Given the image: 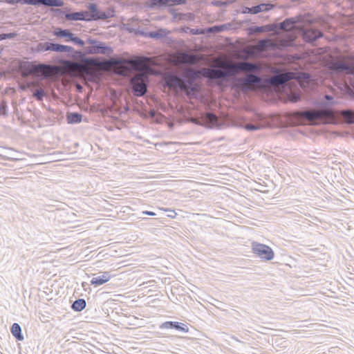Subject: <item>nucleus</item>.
I'll return each instance as SVG.
<instances>
[{
  "instance_id": "1",
  "label": "nucleus",
  "mask_w": 354,
  "mask_h": 354,
  "mask_svg": "<svg viewBox=\"0 0 354 354\" xmlns=\"http://www.w3.org/2000/svg\"><path fill=\"white\" fill-rule=\"evenodd\" d=\"M62 64L59 73H69L72 75L77 76L83 74L93 75L99 71H109L113 66L118 64L119 61L112 59L100 62L96 58H86L82 63L62 61Z\"/></svg>"
},
{
  "instance_id": "25",
  "label": "nucleus",
  "mask_w": 354,
  "mask_h": 354,
  "mask_svg": "<svg viewBox=\"0 0 354 354\" xmlns=\"http://www.w3.org/2000/svg\"><path fill=\"white\" fill-rule=\"evenodd\" d=\"M89 12L92 15H97L99 17V19H105L106 17L105 13L100 12L97 10V6L95 4H90L88 6Z\"/></svg>"
},
{
  "instance_id": "14",
  "label": "nucleus",
  "mask_w": 354,
  "mask_h": 354,
  "mask_svg": "<svg viewBox=\"0 0 354 354\" xmlns=\"http://www.w3.org/2000/svg\"><path fill=\"white\" fill-rule=\"evenodd\" d=\"M295 73H285L277 75H275L266 80L267 83H269L273 86H278L286 83V82L294 79Z\"/></svg>"
},
{
  "instance_id": "42",
  "label": "nucleus",
  "mask_w": 354,
  "mask_h": 354,
  "mask_svg": "<svg viewBox=\"0 0 354 354\" xmlns=\"http://www.w3.org/2000/svg\"><path fill=\"white\" fill-rule=\"evenodd\" d=\"M14 36V34H1L0 40L5 39L6 38H11Z\"/></svg>"
},
{
  "instance_id": "27",
  "label": "nucleus",
  "mask_w": 354,
  "mask_h": 354,
  "mask_svg": "<svg viewBox=\"0 0 354 354\" xmlns=\"http://www.w3.org/2000/svg\"><path fill=\"white\" fill-rule=\"evenodd\" d=\"M168 34H169V31L163 30V29H160L157 31L151 32L149 35L151 37H153V38H160V37H165Z\"/></svg>"
},
{
  "instance_id": "31",
  "label": "nucleus",
  "mask_w": 354,
  "mask_h": 354,
  "mask_svg": "<svg viewBox=\"0 0 354 354\" xmlns=\"http://www.w3.org/2000/svg\"><path fill=\"white\" fill-rule=\"evenodd\" d=\"M82 14L81 13V12H73V13L67 14L66 15V17L68 20L76 21V20H82Z\"/></svg>"
},
{
  "instance_id": "2",
  "label": "nucleus",
  "mask_w": 354,
  "mask_h": 354,
  "mask_svg": "<svg viewBox=\"0 0 354 354\" xmlns=\"http://www.w3.org/2000/svg\"><path fill=\"white\" fill-rule=\"evenodd\" d=\"M214 63L216 66L224 69L225 71L215 68H202L200 71H196L193 69L189 68L185 71L183 75L185 78L189 80L188 84L191 85L192 84V81L196 80L199 75H201L204 77L209 80H217L216 84L218 86H221V79L232 75L233 68H234V63L226 62L221 58L214 59Z\"/></svg>"
},
{
  "instance_id": "10",
  "label": "nucleus",
  "mask_w": 354,
  "mask_h": 354,
  "mask_svg": "<svg viewBox=\"0 0 354 354\" xmlns=\"http://www.w3.org/2000/svg\"><path fill=\"white\" fill-rule=\"evenodd\" d=\"M147 77L144 74L136 75L131 79V84L134 93L137 96L143 95L147 91Z\"/></svg>"
},
{
  "instance_id": "7",
  "label": "nucleus",
  "mask_w": 354,
  "mask_h": 354,
  "mask_svg": "<svg viewBox=\"0 0 354 354\" xmlns=\"http://www.w3.org/2000/svg\"><path fill=\"white\" fill-rule=\"evenodd\" d=\"M252 252L259 258L266 260L270 261L274 257V253L272 249L265 244H262L258 242L252 243Z\"/></svg>"
},
{
  "instance_id": "9",
  "label": "nucleus",
  "mask_w": 354,
  "mask_h": 354,
  "mask_svg": "<svg viewBox=\"0 0 354 354\" xmlns=\"http://www.w3.org/2000/svg\"><path fill=\"white\" fill-rule=\"evenodd\" d=\"M59 66L44 64H35L33 68L35 75H42L45 77H52L59 73Z\"/></svg>"
},
{
  "instance_id": "35",
  "label": "nucleus",
  "mask_w": 354,
  "mask_h": 354,
  "mask_svg": "<svg viewBox=\"0 0 354 354\" xmlns=\"http://www.w3.org/2000/svg\"><path fill=\"white\" fill-rule=\"evenodd\" d=\"M206 118L211 123H216L218 120L216 115L209 113L206 114Z\"/></svg>"
},
{
  "instance_id": "45",
  "label": "nucleus",
  "mask_w": 354,
  "mask_h": 354,
  "mask_svg": "<svg viewBox=\"0 0 354 354\" xmlns=\"http://www.w3.org/2000/svg\"><path fill=\"white\" fill-rule=\"evenodd\" d=\"M245 128L247 130H256L258 129L257 127H255L254 125H252V124H246Z\"/></svg>"
},
{
  "instance_id": "11",
  "label": "nucleus",
  "mask_w": 354,
  "mask_h": 354,
  "mask_svg": "<svg viewBox=\"0 0 354 354\" xmlns=\"http://www.w3.org/2000/svg\"><path fill=\"white\" fill-rule=\"evenodd\" d=\"M134 69L140 71H145L147 73H151L149 66L153 64L152 59L148 57H138L135 59H131L127 61Z\"/></svg>"
},
{
  "instance_id": "46",
  "label": "nucleus",
  "mask_w": 354,
  "mask_h": 354,
  "mask_svg": "<svg viewBox=\"0 0 354 354\" xmlns=\"http://www.w3.org/2000/svg\"><path fill=\"white\" fill-rule=\"evenodd\" d=\"M142 213L145 215H149V216H154L155 215L154 212H150V211H144Z\"/></svg>"
},
{
  "instance_id": "16",
  "label": "nucleus",
  "mask_w": 354,
  "mask_h": 354,
  "mask_svg": "<svg viewBox=\"0 0 354 354\" xmlns=\"http://www.w3.org/2000/svg\"><path fill=\"white\" fill-rule=\"evenodd\" d=\"M243 85L250 89H256L264 86L261 82V78L254 75H247L243 80Z\"/></svg>"
},
{
  "instance_id": "40",
  "label": "nucleus",
  "mask_w": 354,
  "mask_h": 354,
  "mask_svg": "<svg viewBox=\"0 0 354 354\" xmlns=\"http://www.w3.org/2000/svg\"><path fill=\"white\" fill-rule=\"evenodd\" d=\"M173 326H174L173 322H166L162 324L161 327L168 328H173Z\"/></svg>"
},
{
  "instance_id": "6",
  "label": "nucleus",
  "mask_w": 354,
  "mask_h": 354,
  "mask_svg": "<svg viewBox=\"0 0 354 354\" xmlns=\"http://www.w3.org/2000/svg\"><path fill=\"white\" fill-rule=\"evenodd\" d=\"M165 82L166 85L172 89L180 88L184 91L187 95H190L196 91V88L194 86L190 87L185 81L174 75H167L165 76Z\"/></svg>"
},
{
  "instance_id": "8",
  "label": "nucleus",
  "mask_w": 354,
  "mask_h": 354,
  "mask_svg": "<svg viewBox=\"0 0 354 354\" xmlns=\"http://www.w3.org/2000/svg\"><path fill=\"white\" fill-rule=\"evenodd\" d=\"M88 46L86 47L87 54H106L112 52V49L106 46L104 43L89 39L86 41Z\"/></svg>"
},
{
  "instance_id": "21",
  "label": "nucleus",
  "mask_w": 354,
  "mask_h": 354,
  "mask_svg": "<svg viewBox=\"0 0 354 354\" xmlns=\"http://www.w3.org/2000/svg\"><path fill=\"white\" fill-rule=\"evenodd\" d=\"M35 64L32 62H28L21 66L20 69L23 76L26 77L30 75H34L33 68Z\"/></svg>"
},
{
  "instance_id": "33",
  "label": "nucleus",
  "mask_w": 354,
  "mask_h": 354,
  "mask_svg": "<svg viewBox=\"0 0 354 354\" xmlns=\"http://www.w3.org/2000/svg\"><path fill=\"white\" fill-rule=\"evenodd\" d=\"M173 328L185 333H187L189 331V328L186 325H180L178 322H174Z\"/></svg>"
},
{
  "instance_id": "44",
  "label": "nucleus",
  "mask_w": 354,
  "mask_h": 354,
  "mask_svg": "<svg viewBox=\"0 0 354 354\" xmlns=\"http://www.w3.org/2000/svg\"><path fill=\"white\" fill-rule=\"evenodd\" d=\"M191 32L194 35H196V34H205V30H195V29H192L191 30Z\"/></svg>"
},
{
  "instance_id": "28",
  "label": "nucleus",
  "mask_w": 354,
  "mask_h": 354,
  "mask_svg": "<svg viewBox=\"0 0 354 354\" xmlns=\"http://www.w3.org/2000/svg\"><path fill=\"white\" fill-rule=\"evenodd\" d=\"M67 119L69 123H78L82 121V116L77 113H71Z\"/></svg>"
},
{
  "instance_id": "15",
  "label": "nucleus",
  "mask_w": 354,
  "mask_h": 354,
  "mask_svg": "<svg viewBox=\"0 0 354 354\" xmlns=\"http://www.w3.org/2000/svg\"><path fill=\"white\" fill-rule=\"evenodd\" d=\"M54 35L57 37H65L66 38V41H72L74 43L82 46L84 44V42L80 38L75 37L73 33H71L68 30H62L60 28H57L54 31Z\"/></svg>"
},
{
  "instance_id": "43",
  "label": "nucleus",
  "mask_w": 354,
  "mask_h": 354,
  "mask_svg": "<svg viewBox=\"0 0 354 354\" xmlns=\"http://www.w3.org/2000/svg\"><path fill=\"white\" fill-rule=\"evenodd\" d=\"M6 3L10 4L23 3V0H5Z\"/></svg>"
},
{
  "instance_id": "34",
  "label": "nucleus",
  "mask_w": 354,
  "mask_h": 354,
  "mask_svg": "<svg viewBox=\"0 0 354 354\" xmlns=\"http://www.w3.org/2000/svg\"><path fill=\"white\" fill-rule=\"evenodd\" d=\"M169 3V0H151V3L153 6H166Z\"/></svg>"
},
{
  "instance_id": "17",
  "label": "nucleus",
  "mask_w": 354,
  "mask_h": 354,
  "mask_svg": "<svg viewBox=\"0 0 354 354\" xmlns=\"http://www.w3.org/2000/svg\"><path fill=\"white\" fill-rule=\"evenodd\" d=\"M234 66L232 75L239 71H252L258 68L256 64L248 62L234 63Z\"/></svg>"
},
{
  "instance_id": "26",
  "label": "nucleus",
  "mask_w": 354,
  "mask_h": 354,
  "mask_svg": "<svg viewBox=\"0 0 354 354\" xmlns=\"http://www.w3.org/2000/svg\"><path fill=\"white\" fill-rule=\"evenodd\" d=\"M295 28V21L286 19L281 24V28L286 31H290Z\"/></svg>"
},
{
  "instance_id": "18",
  "label": "nucleus",
  "mask_w": 354,
  "mask_h": 354,
  "mask_svg": "<svg viewBox=\"0 0 354 354\" xmlns=\"http://www.w3.org/2000/svg\"><path fill=\"white\" fill-rule=\"evenodd\" d=\"M272 7H273V6L271 5V4L262 3V4L257 6H254L252 8H246L245 10L244 11V12H249V13L257 14V13H259L260 12L269 10Z\"/></svg>"
},
{
  "instance_id": "3",
  "label": "nucleus",
  "mask_w": 354,
  "mask_h": 354,
  "mask_svg": "<svg viewBox=\"0 0 354 354\" xmlns=\"http://www.w3.org/2000/svg\"><path fill=\"white\" fill-rule=\"evenodd\" d=\"M347 123H353L354 113L351 111H342L339 112ZM297 117L305 118L308 121L313 122L319 121L324 124H334L336 122L339 112L332 110H317L297 112L295 113Z\"/></svg>"
},
{
  "instance_id": "32",
  "label": "nucleus",
  "mask_w": 354,
  "mask_h": 354,
  "mask_svg": "<svg viewBox=\"0 0 354 354\" xmlns=\"http://www.w3.org/2000/svg\"><path fill=\"white\" fill-rule=\"evenodd\" d=\"M225 29V26H215L211 28H209L207 30H205V33L209 32H221Z\"/></svg>"
},
{
  "instance_id": "36",
  "label": "nucleus",
  "mask_w": 354,
  "mask_h": 354,
  "mask_svg": "<svg viewBox=\"0 0 354 354\" xmlns=\"http://www.w3.org/2000/svg\"><path fill=\"white\" fill-rule=\"evenodd\" d=\"M44 93L42 89L36 90L33 94V96L35 97L37 100H41L44 97Z\"/></svg>"
},
{
  "instance_id": "19",
  "label": "nucleus",
  "mask_w": 354,
  "mask_h": 354,
  "mask_svg": "<svg viewBox=\"0 0 354 354\" xmlns=\"http://www.w3.org/2000/svg\"><path fill=\"white\" fill-rule=\"evenodd\" d=\"M111 279V276L108 272H104L102 276L93 277L91 283L97 286L108 282Z\"/></svg>"
},
{
  "instance_id": "5",
  "label": "nucleus",
  "mask_w": 354,
  "mask_h": 354,
  "mask_svg": "<svg viewBox=\"0 0 354 354\" xmlns=\"http://www.w3.org/2000/svg\"><path fill=\"white\" fill-rule=\"evenodd\" d=\"M203 59L200 55H190L186 53L177 52L170 54L168 57L169 62L176 66L180 64H194Z\"/></svg>"
},
{
  "instance_id": "29",
  "label": "nucleus",
  "mask_w": 354,
  "mask_h": 354,
  "mask_svg": "<svg viewBox=\"0 0 354 354\" xmlns=\"http://www.w3.org/2000/svg\"><path fill=\"white\" fill-rule=\"evenodd\" d=\"M81 13L82 14V20L90 21L93 19H99V17L97 15H92L88 11L81 12Z\"/></svg>"
},
{
  "instance_id": "41",
  "label": "nucleus",
  "mask_w": 354,
  "mask_h": 354,
  "mask_svg": "<svg viewBox=\"0 0 354 354\" xmlns=\"http://www.w3.org/2000/svg\"><path fill=\"white\" fill-rule=\"evenodd\" d=\"M38 0H23L24 4L37 5Z\"/></svg>"
},
{
  "instance_id": "24",
  "label": "nucleus",
  "mask_w": 354,
  "mask_h": 354,
  "mask_svg": "<svg viewBox=\"0 0 354 354\" xmlns=\"http://www.w3.org/2000/svg\"><path fill=\"white\" fill-rule=\"evenodd\" d=\"M86 307V301L83 299H80L74 301L72 308L75 311H81Z\"/></svg>"
},
{
  "instance_id": "30",
  "label": "nucleus",
  "mask_w": 354,
  "mask_h": 354,
  "mask_svg": "<svg viewBox=\"0 0 354 354\" xmlns=\"http://www.w3.org/2000/svg\"><path fill=\"white\" fill-rule=\"evenodd\" d=\"M251 32L253 33L256 32H269L272 30V28L270 26H257L253 28H251Z\"/></svg>"
},
{
  "instance_id": "37",
  "label": "nucleus",
  "mask_w": 354,
  "mask_h": 354,
  "mask_svg": "<svg viewBox=\"0 0 354 354\" xmlns=\"http://www.w3.org/2000/svg\"><path fill=\"white\" fill-rule=\"evenodd\" d=\"M300 99V95L299 93H292L289 96V100L292 102H296Z\"/></svg>"
},
{
  "instance_id": "12",
  "label": "nucleus",
  "mask_w": 354,
  "mask_h": 354,
  "mask_svg": "<svg viewBox=\"0 0 354 354\" xmlns=\"http://www.w3.org/2000/svg\"><path fill=\"white\" fill-rule=\"evenodd\" d=\"M328 68L337 72L345 71L348 74H354V65L350 64L346 59L330 62Z\"/></svg>"
},
{
  "instance_id": "4",
  "label": "nucleus",
  "mask_w": 354,
  "mask_h": 354,
  "mask_svg": "<svg viewBox=\"0 0 354 354\" xmlns=\"http://www.w3.org/2000/svg\"><path fill=\"white\" fill-rule=\"evenodd\" d=\"M294 40L293 38L288 40L281 39L279 42L274 41L271 39L260 40L257 45L248 46L243 49L241 53L243 55H239V57L242 59H247L249 57L254 55L257 53L265 50L267 48H274L279 46H288L291 44Z\"/></svg>"
},
{
  "instance_id": "38",
  "label": "nucleus",
  "mask_w": 354,
  "mask_h": 354,
  "mask_svg": "<svg viewBox=\"0 0 354 354\" xmlns=\"http://www.w3.org/2000/svg\"><path fill=\"white\" fill-rule=\"evenodd\" d=\"M186 2V0H169V3L168 5H180L183 4Z\"/></svg>"
},
{
  "instance_id": "13",
  "label": "nucleus",
  "mask_w": 354,
  "mask_h": 354,
  "mask_svg": "<svg viewBox=\"0 0 354 354\" xmlns=\"http://www.w3.org/2000/svg\"><path fill=\"white\" fill-rule=\"evenodd\" d=\"M39 50L40 51H55V52H72L73 48L68 46L61 45L57 44L52 43H44L40 44L38 46Z\"/></svg>"
},
{
  "instance_id": "23",
  "label": "nucleus",
  "mask_w": 354,
  "mask_h": 354,
  "mask_svg": "<svg viewBox=\"0 0 354 354\" xmlns=\"http://www.w3.org/2000/svg\"><path fill=\"white\" fill-rule=\"evenodd\" d=\"M41 3L48 6H62L63 1L62 0H38L37 4Z\"/></svg>"
},
{
  "instance_id": "22",
  "label": "nucleus",
  "mask_w": 354,
  "mask_h": 354,
  "mask_svg": "<svg viewBox=\"0 0 354 354\" xmlns=\"http://www.w3.org/2000/svg\"><path fill=\"white\" fill-rule=\"evenodd\" d=\"M21 327L18 324L15 323L12 324L11 327V333L17 339L20 341L24 339V337L21 335Z\"/></svg>"
},
{
  "instance_id": "20",
  "label": "nucleus",
  "mask_w": 354,
  "mask_h": 354,
  "mask_svg": "<svg viewBox=\"0 0 354 354\" xmlns=\"http://www.w3.org/2000/svg\"><path fill=\"white\" fill-rule=\"evenodd\" d=\"M304 39L306 41H313L322 36L320 31L315 29L307 30L304 32Z\"/></svg>"
},
{
  "instance_id": "39",
  "label": "nucleus",
  "mask_w": 354,
  "mask_h": 354,
  "mask_svg": "<svg viewBox=\"0 0 354 354\" xmlns=\"http://www.w3.org/2000/svg\"><path fill=\"white\" fill-rule=\"evenodd\" d=\"M160 209H162V211H165V212H171V214H169V216L171 218H174L177 216V214L174 210H171V209H165V208H160Z\"/></svg>"
}]
</instances>
